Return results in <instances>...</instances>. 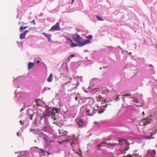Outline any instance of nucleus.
<instances>
[{
  "instance_id": "obj_47",
  "label": "nucleus",
  "mask_w": 157,
  "mask_h": 157,
  "mask_svg": "<svg viewBox=\"0 0 157 157\" xmlns=\"http://www.w3.org/2000/svg\"><path fill=\"white\" fill-rule=\"evenodd\" d=\"M129 54H131V52H130V53H129Z\"/></svg>"
},
{
  "instance_id": "obj_12",
  "label": "nucleus",
  "mask_w": 157,
  "mask_h": 157,
  "mask_svg": "<svg viewBox=\"0 0 157 157\" xmlns=\"http://www.w3.org/2000/svg\"><path fill=\"white\" fill-rule=\"evenodd\" d=\"M71 46L72 47H74L77 46H79V44H76L75 43L72 42L71 44Z\"/></svg>"
},
{
  "instance_id": "obj_33",
  "label": "nucleus",
  "mask_w": 157,
  "mask_h": 157,
  "mask_svg": "<svg viewBox=\"0 0 157 157\" xmlns=\"http://www.w3.org/2000/svg\"><path fill=\"white\" fill-rule=\"evenodd\" d=\"M39 101V99H36V102L37 103Z\"/></svg>"
},
{
  "instance_id": "obj_32",
  "label": "nucleus",
  "mask_w": 157,
  "mask_h": 157,
  "mask_svg": "<svg viewBox=\"0 0 157 157\" xmlns=\"http://www.w3.org/2000/svg\"><path fill=\"white\" fill-rule=\"evenodd\" d=\"M48 39V41L50 42H51V41H52V40H51V38H50L49 39Z\"/></svg>"
},
{
  "instance_id": "obj_39",
  "label": "nucleus",
  "mask_w": 157,
  "mask_h": 157,
  "mask_svg": "<svg viewBox=\"0 0 157 157\" xmlns=\"http://www.w3.org/2000/svg\"><path fill=\"white\" fill-rule=\"evenodd\" d=\"M74 0H72V2H71V3H73L74 2Z\"/></svg>"
},
{
  "instance_id": "obj_36",
  "label": "nucleus",
  "mask_w": 157,
  "mask_h": 157,
  "mask_svg": "<svg viewBox=\"0 0 157 157\" xmlns=\"http://www.w3.org/2000/svg\"><path fill=\"white\" fill-rule=\"evenodd\" d=\"M20 123H21V124H22V121H20Z\"/></svg>"
},
{
  "instance_id": "obj_25",
  "label": "nucleus",
  "mask_w": 157,
  "mask_h": 157,
  "mask_svg": "<svg viewBox=\"0 0 157 157\" xmlns=\"http://www.w3.org/2000/svg\"><path fill=\"white\" fill-rule=\"evenodd\" d=\"M107 105L106 104L105 105H101V106L100 107H101V108H104L105 107H105H106V106Z\"/></svg>"
},
{
  "instance_id": "obj_5",
  "label": "nucleus",
  "mask_w": 157,
  "mask_h": 157,
  "mask_svg": "<svg viewBox=\"0 0 157 157\" xmlns=\"http://www.w3.org/2000/svg\"><path fill=\"white\" fill-rule=\"evenodd\" d=\"M59 24L58 22L55 25H53L51 28L49 30V31L52 30H59Z\"/></svg>"
},
{
  "instance_id": "obj_13",
  "label": "nucleus",
  "mask_w": 157,
  "mask_h": 157,
  "mask_svg": "<svg viewBox=\"0 0 157 157\" xmlns=\"http://www.w3.org/2000/svg\"><path fill=\"white\" fill-rule=\"evenodd\" d=\"M138 150H135L134 151V153L133 154V155L135 156V157H136V156H138L139 155V154L137 153Z\"/></svg>"
},
{
  "instance_id": "obj_19",
  "label": "nucleus",
  "mask_w": 157,
  "mask_h": 157,
  "mask_svg": "<svg viewBox=\"0 0 157 157\" xmlns=\"http://www.w3.org/2000/svg\"><path fill=\"white\" fill-rule=\"evenodd\" d=\"M85 37L86 38L88 39V40H90L92 38V36L91 35H89L88 36H85Z\"/></svg>"
},
{
  "instance_id": "obj_26",
  "label": "nucleus",
  "mask_w": 157,
  "mask_h": 157,
  "mask_svg": "<svg viewBox=\"0 0 157 157\" xmlns=\"http://www.w3.org/2000/svg\"><path fill=\"white\" fill-rule=\"evenodd\" d=\"M35 20L34 19L33 20V21H31V23H34V25H35L36 23L35 22Z\"/></svg>"
},
{
  "instance_id": "obj_9",
  "label": "nucleus",
  "mask_w": 157,
  "mask_h": 157,
  "mask_svg": "<svg viewBox=\"0 0 157 157\" xmlns=\"http://www.w3.org/2000/svg\"><path fill=\"white\" fill-rule=\"evenodd\" d=\"M78 124L80 126H82L84 125V123L82 120H80L78 122H77Z\"/></svg>"
},
{
  "instance_id": "obj_1",
  "label": "nucleus",
  "mask_w": 157,
  "mask_h": 157,
  "mask_svg": "<svg viewBox=\"0 0 157 157\" xmlns=\"http://www.w3.org/2000/svg\"><path fill=\"white\" fill-rule=\"evenodd\" d=\"M72 38L75 42L79 44V46L80 47L83 46L90 42V40H83V39L77 33L73 34Z\"/></svg>"
},
{
  "instance_id": "obj_18",
  "label": "nucleus",
  "mask_w": 157,
  "mask_h": 157,
  "mask_svg": "<svg viewBox=\"0 0 157 157\" xmlns=\"http://www.w3.org/2000/svg\"><path fill=\"white\" fill-rule=\"evenodd\" d=\"M68 141H69V140H67V139H66V140H63L62 141H58V143H59V144H61L63 142H68Z\"/></svg>"
},
{
  "instance_id": "obj_46",
  "label": "nucleus",
  "mask_w": 157,
  "mask_h": 157,
  "mask_svg": "<svg viewBox=\"0 0 157 157\" xmlns=\"http://www.w3.org/2000/svg\"><path fill=\"white\" fill-rule=\"evenodd\" d=\"M94 123H95V124L97 123H96V122H94Z\"/></svg>"
},
{
  "instance_id": "obj_2",
  "label": "nucleus",
  "mask_w": 157,
  "mask_h": 157,
  "mask_svg": "<svg viewBox=\"0 0 157 157\" xmlns=\"http://www.w3.org/2000/svg\"><path fill=\"white\" fill-rule=\"evenodd\" d=\"M119 142L121 144H125V146L124 147V149H122L121 150V152L122 153H125L126 151H128L129 148L130 147L129 145L130 144L126 140H119Z\"/></svg>"
},
{
  "instance_id": "obj_28",
  "label": "nucleus",
  "mask_w": 157,
  "mask_h": 157,
  "mask_svg": "<svg viewBox=\"0 0 157 157\" xmlns=\"http://www.w3.org/2000/svg\"><path fill=\"white\" fill-rule=\"evenodd\" d=\"M128 156L129 157H135V156L133 155V154L132 155H130V154H129L128 155Z\"/></svg>"
},
{
  "instance_id": "obj_38",
  "label": "nucleus",
  "mask_w": 157,
  "mask_h": 157,
  "mask_svg": "<svg viewBox=\"0 0 157 157\" xmlns=\"http://www.w3.org/2000/svg\"><path fill=\"white\" fill-rule=\"evenodd\" d=\"M66 39L67 40H68V38H70L69 37H66Z\"/></svg>"
},
{
  "instance_id": "obj_3",
  "label": "nucleus",
  "mask_w": 157,
  "mask_h": 157,
  "mask_svg": "<svg viewBox=\"0 0 157 157\" xmlns=\"http://www.w3.org/2000/svg\"><path fill=\"white\" fill-rule=\"evenodd\" d=\"M152 120V116L151 115H148L147 118L141 120L139 122V124L142 126H144L150 123Z\"/></svg>"
},
{
  "instance_id": "obj_23",
  "label": "nucleus",
  "mask_w": 157,
  "mask_h": 157,
  "mask_svg": "<svg viewBox=\"0 0 157 157\" xmlns=\"http://www.w3.org/2000/svg\"><path fill=\"white\" fill-rule=\"evenodd\" d=\"M105 110V109H104V110H99V111H98V113L99 114L101 113L104 112V110Z\"/></svg>"
},
{
  "instance_id": "obj_17",
  "label": "nucleus",
  "mask_w": 157,
  "mask_h": 157,
  "mask_svg": "<svg viewBox=\"0 0 157 157\" xmlns=\"http://www.w3.org/2000/svg\"><path fill=\"white\" fill-rule=\"evenodd\" d=\"M153 134H151L150 136H147V139H154V137H153L152 136L153 135Z\"/></svg>"
},
{
  "instance_id": "obj_37",
  "label": "nucleus",
  "mask_w": 157,
  "mask_h": 157,
  "mask_svg": "<svg viewBox=\"0 0 157 157\" xmlns=\"http://www.w3.org/2000/svg\"><path fill=\"white\" fill-rule=\"evenodd\" d=\"M24 109L23 108H22L20 110V111H22V110Z\"/></svg>"
},
{
  "instance_id": "obj_21",
  "label": "nucleus",
  "mask_w": 157,
  "mask_h": 157,
  "mask_svg": "<svg viewBox=\"0 0 157 157\" xmlns=\"http://www.w3.org/2000/svg\"><path fill=\"white\" fill-rule=\"evenodd\" d=\"M133 101L136 103L139 102V100L138 99L135 98H134Z\"/></svg>"
},
{
  "instance_id": "obj_6",
  "label": "nucleus",
  "mask_w": 157,
  "mask_h": 157,
  "mask_svg": "<svg viewBox=\"0 0 157 157\" xmlns=\"http://www.w3.org/2000/svg\"><path fill=\"white\" fill-rule=\"evenodd\" d=\"M104 144H107L110 145L112 146L115 147V145H117V143H113V144H111L110 143H108L107 142V141H105L103 143H101L100 144H98L97 145V147L100 148L101 146V145ZM99 148H98V149L99 150Z\"/></svg>"
},
{
  "instance_id": "obj_10",
  "label": "nucleus",
  "mask_w": 157,
  "mask_h": 157,
  "mask_svg": "<svg viewBox=\"0 0 157 157\" xmlns=\"http://www.w3.org/2000/svg\"><path fill=\"white\" fill-rule=\"evenodd\" d=\"M52 73H51L48 77V78L47 79V81H48L49 82H50L52 81Z\"/></svg>"
},
{
  "instance_id": "obj_31",
  "label": "nucleus",
  "mask_w": 157,
  "mask_h": 157,
  "mask_svg": "<svg viewBox=\"0 0 157 157\" xmlns=\"http://www.w3.org/2000/svg\"><path fill=\"white\" fill-rule=\"evenodd\" d=\"M33 114H32V115H31V117L30 118V120H32V119H33Z\"/></svg>"
},
{
  "instance_id": "obj_41",
  "label": "nucleus",
  "mask_w": 157,
  "mask_h": 157,
  "mask_svg": "<svg viewBox=\"0 0 157 157\" xmlns=\"http://www.w3.org/2000/svg\"><path fill=\"white\" fill-rule=\"evenodd\" d=\"M142 114H143V115H144L145 114V113H144V112H143L142 113Z\"/></svg>"
},
{
  "instance_id": "obj_44",
  "label": "nucleus",
  "mask_w": 157,
  "mask_h": 157,
  "mask_svg": "<svg viewBox=\"0 0 157 157\" xmlns=\"http://www.w3.org/2000/svg\"><path fill=\"white\" fill-rule=\"evenodd\" d=\"M97 107H99V106H98V105H97Z\"/></svg>"
},
{
  "instance_id": "obj_40",
  "label": "nucleus",
  "mask_w": 157,
  "mask_h": 157,
  "mask_svg": "<svg viewBox=\"0 0 157 157\" xmlns=\"http://www.w3.org/2000/svg\"><path fill=\"white\" fill-rule=\"evenodd\" d=\"M39 62H40V61L39 60H38V61H37V63H39Z\"/></svg>"
},
{
  "instance_id": "obj_42",
  "label": "nucleus",
  "mask_w": 157,
  "mask_h": 157,
  "mask_svg": "<svg viewBox=\"0 0 157 157\" xmlns=\"http://www.w3.org/2000/svg\"><path fill=\"white\" fill-rule=\"evenodd\" d=\"M76 29V30H77L79 32V31H78V29Z\"/></svg>"
},
{
  "instance_id": "obj_20",
  "label": "nucleus",
  "mask_w": 157,
  "mask_h": 157,
  "mask_svg": "<svg viewBox=\"0 0 157 157\" xmlns=\"http://www.w3.org/2000/svg\"><path fill=\"white\" fill-rule=\"evenodd\" d=\"M96 16V17L97 18V19L99 20V21H104V20L103 19H102L101 18V17L100 16Z\"/></svg>"
},
{
  "instance_id": "obj_29",
  "label": "nucleus",
  "mask_w": 157,
  "mask_h": 157,
  "mask_svg": "<svg viewBox=\"0 0 157 157\" xmlns=\"http://www.w3.org/2000/svg\"><path fill=\"white\" fill-rule=\"evenodd\" d=\"M68 40H69L71 43L73 42L72 40L70 38H68Z\"/></svg>"
},
{
  "instance_id": "obj_8",
  "label": "nucleus",
  "mask_w": 157,
  "mask_h": 157,
  "mask_svg": "<svg viewBox=\"0 0 157 157\" xmlns=\"http://www.w3.org/2000/svg\"><path fill=\"white\" fill-rule=\"evenodd\" d=\"M34 66V63L31 62H29L28 65V69L29 70L31 69Z\"/></svg>"
},
{
  "instance_id": "obj_35",
  "label": "nucleus",
  "mask_w": 157,
  "mask_h": 157,
  "mask_svg": "<svg viewBox=\"0 0 157 157\" xmlns=\"http://www.w3.org/2000/svg\"><path fill=\"white\" fill-rule=\"evenodd\" d=\"M78 98L77 97H76L75 98V100L76 101H77V100H78Z\"/></svg>"
},
{
  "instance_id": "obj_43",
  "label": "nucleus",
  "mask_w": 157,
  "mask_h": 157,
  "mask_svg": "<svg viewBox=\"0 0 157 157\" xmlns=\"http://www.w3.org/2000/svg\"><path fill=\"white\" fill-rule=\"evenodd\" d=\"M108 140H109V141H110V139H109Z\"/></svg>"
},
{
  "instance_id": "obj_4",
  "label": "nucleus",
  "mask_w": 157,
  "mask_h": 157,
  "mask_svg": "<svg viewBox=\"0 0 157 157\" xmlns=\"http://www.w3.org/2000/svg\"><path fill=\"white\" fill-rule=\"evenodd\" d=\"M94 108L91 107L90 105H87L86 106L85 110V113L86 116H92L94 113Z\"/></svg>"
},
{
  "instance_id": "obj_22",
  "label": "nucleus",
  "mask_w": 157,
  "mask_h": 157,
  "mask_svg": "<svg viewBox=\"0 0 157 157\" xmlns=\"http://www.w3.org/2000/svg\"><path fill=\"white\" fill-rule=\"evenodd\" d=\"M40 150H41V152L42 153H44V152H46V153H48V151H47L46 150H43L42 149V148H40Z\"/></svg>"
},
{
  "instance_id": "obj_30",
  "label": "nucleus",
  "mask_w": 157,
  "mask_h": 157,
  "mask_svg": "<svg viewBox=\"0 0 157 157\" xmlns=\"http://www.w3.org/2000/svg\"><path fill=\"white\" fill-rule=\"evenodd\" d=\"M104 92H105V94H108V93L109 92V91L107 90L105 91Z\"/></svg>"
},
{
  "instance_id": "obj_11",
  "label": "nucleus",
  "mask_w": 157,
  "mask_h": 157,
  "mask_svg": "<svg viewBox=\"0 0 157 157\" xmlns=\"http://www.w3.org/2000/svg\"><path fill=\"white\" fill-rule=\"evenodd\" d=\"M42 34L45 36H46L48 39H49L51 38L52 35L51 34H47L45 33H43Z\"/></svg>"
},
{
  "instance_id": "obj_27",
  "label": "nucleus",
  "mask_w": 157,
  "mask_h": 157,
  "mask_svg": "<svg viewBox=\"0 0 157 157\" xmlns=\"http://www.w3.org/2000/svg\"><path fill=\"white\" fill-rule=\"evenodd\" d=\"M131 94H126L124 95V96H131Z\"/></svg>"
},
{
  "instance_id": "obj_15",
  "label": "nucleus",
  "mask_w": 157,
  "mask_h": 157,
  "mask_svg": "<svg viewBox=\"0 0 157 157\" xmlns=\"http://www.w3.org/2000/svg\"><path fill=\"white\" fill-rule=\"evenodd\" d=\"M27 27V26H21L20 27V30L21 31H22V30L26 29Z\"/></svg>"
},
{
  "instance_id": "obj_24",
  "label": "nucleus",
  "mask_w": 157,
  "mask_h": 157,
  "mask_svg": "<svg viewBox=\"0 0 157 157\" xmlns=\"http://www.w3.org/2000/svg\"><path fill=\"white\" fill-rule=\"evenodd\" d=\"M75 56V54H71L69 56V57L71 58V57H74Z\"/></svg>"
},
{
  "instance_id": "obj_7",
  "label": "nucleus",
  "mask_w": 157,
  "mask_h": 157,
  "mask_svg": "<svg viewBox=\"0 0 157 157\" xmlns=\"http://www.w3.org/2000/svg\"><path fill=\"white\" fill-rule=\"evenodd\" d=\"M29 32V31L25 30L23 33L21 34L20 38L21 39H23L25 38V35Z\"/></svg>"
},
{
  "instance_id": "obj_34",
  "label": "nucleus",
  "mask_w": 157,
  "mask_h": 157,
  "mask_svg": "<svg viewBox=\"0 0 157 157\" xmlns=\"http://www.w3.org/2000/svg\"><path fill=\"white\" fill-rule=\"evenodd\" d=\"M17 135L18 136H20L19 135V133L18 132H17Z\"/></svg>"
},
{
  "instance_id": "obj_45",
  "label": "nucleus",
  "mask_w": 157,
  "mask_h": 157,
  "mask_svg": "<svg viewBox=\"0 0 157 157\" xmlns=\"http://www.w3.org/2000/svg\"><path fill=\"white\" fill-rule=\"evenodd\" d=\"M150 66H152V65H151H151H150Z\"/></svg>"
},
{
  "instance_id": "obj_14",
  "label": "nucleus",
  "mask_w": 157,
  "mask_h": 157,
  "mask_svg": "<svg viewBox=\"0 0 157 157\" xmlns=\"http://www.w3.org/2000/svg\"><path fill=\"white\" fill-rule=\"evenodd\" d=\"M59 133L60 134H63L62 136H63L67 134V131H65L64 132H63L62 133V131L59 129Z\"/></svg>"
},
{
  "instance_id": "obj_16",
  "label": "nucleus",
  "mask_w": 157,
  "mask_h": 157,
  "mask_svg": "<svg viewBox=\"0 0 157 157\" xmlns=\"http://www.w3.org/2000/svg\"><path fill=\"white\" fill-rule=\"evenodd\" d=\"M53 112L54 113H59V110L57 108L53 109Z\"/></svg>"
}]
</instances>
